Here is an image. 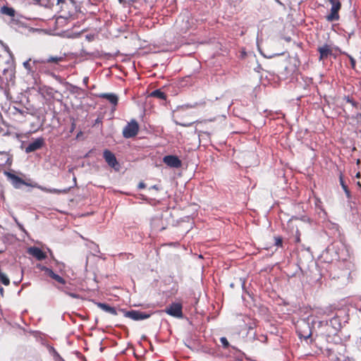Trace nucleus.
Segmentation results:
<instances>
[{
  "label": "nucleus",
  "mask_w": 361,
  "mask_h": 361,
  "mask_svg": "<svg viewBox=\"0 0 361 361\" xmlns=\"http://www.w3.org/2000/svg\"><path fill=\"white\" fill-rule=\"evenodd\" d=\"M65 58L62 56H51L46 59H34V63L36 66V75L39 73H49V67L54 65H58L59 63L63 61Z\"/></svg>",
  "instance_id": "f257e3e1"
},
{
  "label": "nucleus",
  "mask_w": 361,
  "mask_h": 361,
  "mask_svg": "<svg viewBox=\"0 0 361 361\" xmlns=\"http://www.w3.org/2000/svg\"><path fill=\"white\" fill-rule=\"evenodd\" d=\"M139 124L138 123L133 119L125 126L123 130V136L125 138H131L135 137L139 132Z\"/></svg>",
  "instance_id": "f03ea898"
},
{
  "label": "nucleus",
  "mask_w": 361,
  "mask_h": 361,
  "mask_svg": "<svg viewBox=\"0 0 361 361\" xmlns=\"http://www.w3.org/2000/svg\"><path fill=\"white\" fill-rule=\"evenodd\" d=\"M331 5V11L329 15L326 16V18L328 21H336L339 20L338 12L341 8V3L339 0H329Z\"/></svg>",
  "instance_id": "7ed1b4c3"
},
{
  "label": "nucleus",
  "mask_w": 361,
  "mask_h": 361,
  "mask_svg": "<svg viewBox=\"0 0 361 361\" xmlns=\"http://www.w3.org/2000/svg\"><path fill=\"white\" fill-rule=\"evenodd\" d=\"M164 311L167 314L176 318H182L183 317V305L180 302H173Z\"/></svg>",
  "instance_id": "20e7f679"
},
{
  "label": "nucleus",
  "mask_w": 361,
  "mask_h": 361,
  "mask_svg": "<svg viewBox=\"0 0 361 361\" xmlns=\"http://www.w3.org/2000/svg\"><path fill=\"white\" fill-rule=\"evenodd\" d=\"M45 145L44 138L42 137L35 139L30 142L25 147V152L30 153L41 149Z\"/></svg>",
  "instance_id": "39448f33"
},
{
  "label": "nucleus",
  "mask_w": 361,
  "mask_h": 361,
  "mask_svg": "<svg viewBox=\"0 0 361 361\" xmlns=\"http://www.w3.org/2000/svg\"><path fill=\"white\" fill-rule=\"evenodd\" d=\"M124 315L126 317L135 321L146 319L150 317V314L138 310L127 311L125 312Z\"/></svg>",
  "instance_id": "423d86ee"
},
{
  "label": "nucleus",
  "mask_w": 361,
  "mask_h": 361,
  "mask_svg": "<svg viewBox=\"0 0 361 361\" xmlns=\"http://www.w3.org/2000/svg\"><path fill=\"white\" fill-rule=\"evenodd\" d=\"M164 162L169 166L173 168H180L182 166V162L179 158L174 155H167L163 159Z\"/></svg>",
  "instance_id": "0eeeda50"
},
{
  "label": "nucleus",
  "mask_w": 361,
  "mask_h": 361,
  "mask_svg": "<svg viewBox=\"0 0 361 361\" xmlns=\"http://www.w3.org/2000/svg\"><path fill=\"white\" fill-rule=\"evenodd\" d=\"M103 157L108 165L112 168L118 166L115 154L109 149H105L103 152Z\"/></svg>",
  "instance_id": "6e6552de"
},
{
  "label": "nucleus",
  "mask_w": 361,
  "mask_h": 361,
  "mask_svg": "<svg viewBox=\"0 0 361 361\" xmlns=\"http://www.w3.org/2000/svg\"><path fill=\"white\" fill-rule=\"evenodd\" d=\"M41 270L44 271L49 277L57 281L58 283L61 284H65L66 281L63 278L60 276L59 275L55 274L52 269L47 267H42L41 268Z\"/></svg>",
  "instance_id": "1a4fd4ad"
},
{
  "label": "nucleus",
  "mask_w": 361,
  "mask_h": 361,
  "mask_svg": "<svg viewBox=\"0 0 361 361\" xmlns=\"http://www.w3.org/2000/svg\"><path fill=\"white\" fill-rule=\"evenodd\" d=\"M5 175L11 180V183L15 188H19L22 185H25V182L18 176L10 172H5Z\"/></svg>",
  "instance_id": "9d476101"
},
{
  "label": "nucleus",
  "mask_w": 361,
  "mask_h": 361,
  "mask_svg": "<svg viewBox=\"0 0 361 361\" xmlns=\"http://www.w3.org/2000/svg\"><path fill=\"white\" fill-rule=\"evenodd\" d=\"M24 68L27 71V74L32 76L36 75V66L34 59H29L23 63Z\"/></svg>",
  "instance_id": "9b49d317"
},
{
  "label": "nucleus",
  "mask_w": 361,
  "mask_h": 361,
  "mask_svg": "<svg viewBox=\"0 0 361 361\" xmlns=\"http://www.w3.org/2000/svg\"><path fill=\"white\" fill-rule=\"evenodd\" d=\"M28 253L38 260H43L47 257L46 254L40 248L37 247H30Z\"/></svg>",
  "instance_id": "f8f14e48"
},
{
  "label": "nucleus",
  "mask_w": 361,
  "mask_h": 361,
  "mask_svg": "<svg viewBox=\"0 0 361 361\" xmlns=\"http://www.w3.org/2000/svg\"><path fill=\"white\" fill-rule=\"evenodd\" d=\"M318 51L320 54L319 59L322 60L326 59L329 56L331 55L332 50L329 45L324 44L322 47H319L318 48Z\"/></svg>",
  "instance_id": "ddd939ff"
},
{
  "label": "nucleus",
  "mask_w": 361,
  "mask_h": 361,
  "mask_svg": "<svg viewBox=\"0 0 361 361\" xmlns=\"http://www.w3.org/2000/svg\"><path fill=\"white\" fill-rule=\"evenodd\" d=\"M99 97L107 99L114 106H116L118 104V98L117 95L114 93H102L99 94Z\"/></svg>",
  "instance_id": "4468645a"
},
{
  "label": "nucleus",
  "mask_w": 361,
  "mask_h": 361,
  "mask_svg": "<svg viewBox=\"0 0 361 361\" xmlns=\"http://www.w3.org/2000/svg\"><path fill=\"white\" fill-rule=\"evenodd\" d=\"M97 305L98 307H99L102 310H104V311H105V312H108V313H109L111 314H113V315H116L117 314V312H116V308L109 305L108 304L98 302L97 304Z\"/></svg>",
  "instance_id": "2eb2a0df"
},
{
  "label": "nucleus",
  "mask_w": 361,
  "mask_h": 361,
  "mask_svg": "<svg viewBox=\"0 0 361 361\" xmlns=\"http://www.w3.org/2000/svg\"><path fill=\"white\" fill-rule=\"evenodd\" d=\"M1 13L10 17H14L16 11L11 7L4 6L1 8Z\"/></svg>",
  "instance_id": "dca6fc26"
},
{
  "label": "nucleus",
  "mask_w": 361,
  "mask_h": 361,
  "mask_svg": "<svg viewBox=\"0 0 361 361\" xmlns=\"http://www.w3.org/2000/svg\"><path fill=\"white\" fill-rule=\"evenodd\" d=\"M304 326L307 329V331L302 332L300 330H298V336L300 338H304L305 339H307L311 336L312 331H311V329H310L308 324L304 323Z\"/></svg>",
  "instance_id": "f3484780"
},
{
  "label": "nucleus",
  "mask_w": 361,
  "mask_h": 361,
  "mask_svg": "<svg viewBox=\"0 0 361 361\" xmlns=\"http://www.w3.org/2000/svg\"><path fill=\"white\" fill-rule=\"evenodd\" d=\"M71 190V188H65V189H62V190H59V189H55V188H53V189H47V188H45L44 189V191L47 192H49V193H54V194H66L68 193Z\"/></svg>",
  "instance_id": "a211bd4d"
},
{
  "label": "nucleus",
  "mask_w": 361,
  "mask_h": 361,
  "mask_svg": "<svg viewBox=\"0 0 361 361\" xmlns=\"http://www.w3.org/2000/svg\"><path fill=\"white\" fill-rule=\"evenodd\" d=\"M151 96L161 99H166V96L165 93L160 90H156L151 93Z\"/></svg>",
  "instance_id": "6ab92c4d"
},
{
  "label": "nucleus",
  "mask_w": 361,
  "mask_h": 361,
  "mask_svg": "<svg viewBox=\"0 0 361 361\" xmlns=\"http://www.w3.org/2000/svg\"><path fill=\"white\" fill-rule=\"evenodd\" d=\"M333 313L332 308L331 307H326L325 310L319 309L317 311V314L318 316H322L324 314H326L327 316L331 315Z\"/></svg>",
  "instance_id": "aec40b11"
},
{
  "label": "nucleus",
  "mask_w": 361,
  "mask_h": 361,
  "mask_svg": "<svg viewBox=\"0 0 361 361\" xmlns=\"http://www.w3.org/2000/svg\"><path fill=\"white\" fill-rule=\"evenodd\" d=\"M0 281L6 286L10 284V280L6 274L0 271Z\"/></svg>",
  "instance_id": "412c9836"
},
{
  "label": "nucleus",
  "mask_w": 361,
  "mask_h": 361,
  "mask_svg": "<svg viewBox=\"0 0 361 361\" xmlns=\"http://www.w3.org/2000/svg\"><path fill=\"white\" fill-rule=\"evenodd\" d=\"M42 4L47 7H53L55 4V0H42Z\"/></svg>",
  "instance_id": "4be33fe9"
},
{
  "label": "nucleus",
  "mask_w": 361,
  "mask_h": 361,
  "mask_svg": "<svg viewBox=\"0 0 361 361\" xmlns=\"http://www.w3.org/2000/svg\"><path fill=\"white\" fill-rule=\"evenodd\" d=\"M55 4L56 5L61 4V8L62 11H64L68 6V2L63 0H55Z\"/></svg>",
  "instance_id": "5701e85b"
},
{
  "label": "nucleus",
  "mask_w": 361,
  "mask_h": 361,
  "mask_svg": "<svg viewBox=\"0 0 361 361\" xmlns=\"http://www.w3.org/2000/svg\"><path fill=\"white\" fill-rule=\"evenodd\" d=\"M340 183H341V185L343 190L345 192V193L348 195H350V191H349V190L348 188V186L345 184L342 176H340Z\"/></svg>",
  "instance_id": "b1692460"
},
{
  "label": "nucleus",
  "mask_w": 361,
  "mask_h": 361,
  "mask_svg": "<svg viewBox=\"0 0 361 361\" xmlns=\"http://www.w3.org/2000/svg\"><path fill=\"white\" fill-rule=\"evenodd\" d=\"M0 154L3 155L4 157V158L6 159V160L4 161L5 164H11V157H9V154H7L5 152H0Z\"/></svg>",
  "instance_id": "393cba45"
},
{
  "label": "nucleus",
  "mask_w": 361,
  "mask_h": 361,
  "mask_svg": "<svg viewBox=\"0 0 361 361\" xmlns=\"http://www.w3.org/2000/svg\"><path fill=\"white\" fill-rule=\"evenodd\" d=\"M220 342L222 344L224 348H228L229 346V343L226 337H221L220 338Z\"/></svg>",
  "instance_id": "a878e982"
},
{
  "label": "nucleus",
  "mask_w": 361,
  "mask_h": 361,
  "mask_svg": "<svg viewBox=\"0 0 361 361\" xmlns=\"http://www.w3.org/2000/svg\"><path fill=\"white\" fill-rule=\"evenodd\" d=\"M275 245L281 247L283 243V239L281 236L274 237Z\"/></svg>",
  "instance_id": "bb28decb"
},
{
  "label": "nucleus",
  "mask_w": 361,
  "mask_h": 361,
  "mask_svg": "<svg viewBox=\"0 0 361 361\" xmlns=\"http://www.w3.org/2000/svg\"><path fill=\"white\" fill-rule=\"evenodd\" d=\"M346 101L348 103H350L353 106H354L355 108L357 107L358 103L356 102L355 101H354L352 98H350L349 97H348L346 98Z\"/></svg>",
  "instance_id": "cd10ccee"
},
{
  "label": "nucleus",
  "mask_w": 361,
  "mask_h": 361,
  "mask_svg": "<svg viewBox=\"0 0 361 361\" xmlns=\"http://www.w3.org/2000/svg\"><path fill=\"white\" fill-rule=\"evenodd\" d=\"M349 59H350V61L351 67H352V68L354 69L355 68V60L351 56H349Z\"/></svg>",
  "instance_id": "c85d7f7f"
},
{
  "label": "nucleus",
  "mask_w": 361,
  "mask_h": 361,
  "mask_svg": "<svg viewBox=\"0 0 361 361\" xmlns=\"http://www.w3.org/2000/svg\"><path fill=\"white\" fill-rule=\"evenodd\" d=\"M71 297L73 298H78V295L75 294V293H68Z\"/></svg>",
  "instance_id": "c756f323"
},
{
  "label": "nucleus",
  "mask_w": 361,
  "mask_h": 361,
  "mask_svg": "<svg viewBox=\"0 0 361 361\" xmlns=\"http://www.w3.org/2000/svg\"><path fill=\"white\" fill-rule=\"evenodd\" d=\"M145 184H144L143 183H140L139 184V188H145Z\"/></svg>",
  "instance_id": "7c9ffc66"
},
{
  "label": "nucleus",
  "mask_w": 361,
  "mask_h": 361,
  "mask_svg": "<svg viewBox=\"0 0 361 361\" xmlns=\"http://www.w3.org/2000/svg\"><path fill=\"white\" fill-rule=\"evenodd\" d=\"M177 123L180 125H182V126H188V124H185V123H179L177 121Z\"/></svg>",
  "instance_id": "2f4dec72"
},
{
  "label": "nucleus",
  "mask_w": 361,
  "mask_h": 361,
  "mask_svg": "<svg viewBox=\"0 0 361 361\" xmlns=\"http://www.w3.org/2000/svg\"><path fill=\"white\" fill-rule=\"evenodd\" d=\"M87 81H88V79L87 78H85L84 82H87Z\"/></svg>",
  "instance_id": "473e14b6"
},
{
  "label": "nucleus",
  "mask_w": 361,
  "mask_h": 361,
  "mask_svg": "<svg viewBox=\"0 0 361 361\" xmlns=\"http://www.w3.org/2000/svg\"><path fill=\"white\" fill-rule=\"evenodd\" d=\"M73 180H74L75 184H76V178L75 177H74Z\"/></svg>",
  "instance_id": "72a5a7b5"
},
{
  "label": "nucleus",
  "mask_w": 361,
  "mask_h": 361,
  "mask_svg": "<svg viewBox=\"0 0 361 361\" xmlns=\"http://www.w3.org/2000/svg\"><path fill=\"white\" fill-rule=\"evenodd\" d=\"M60 361H65L61 357H60Z\"/></svg>",
  "instance_id": "f704fd0d"
},
{
  "label": "nucleus",
  "mask_w": 361,
  "mask_h": 361,
  "mask_svg": "<svg viewBox=\"0 0 361 361\" xmlns=\"http://www.w3.org/2000/svg\"><path fill=\"white\" fill-rule=\"evenodd\" d=\"M275 1H277V2H278V3H279V4H281V3L279 1V0H275Z\"/></svg>",
  "instance_id": "c9c22d12"
},
{
  "label": "nucleus",
  "mask_w": 361,
  "mask_h": 361,
  "mask_svg": "<svg viewBox=\"0 0 361 361\" xmlns=\"http://www.w3.org/2000/svg\"><path fill=\"white\" fill-rule=\"evenodd\" d=\"M297 241L299 242L300 241V238H297Z\"/></svg>",
  "instance_id": "e433bc0d"
},
{
  "label": "nucleus",
  "mask_w": 361,
  "mask_h": 361,
  "mask_svg": "<svg viewBox=\"0 0 361 361\" xmlns=\"http://www.w3.org/2000/svg\"><path fill=\"white\" fill-rule=\"evenodd\" d=\"M357 184H359V186L361 187V184H360V182H357Z\"/></svg>",
  "instance_id": "4c0bfd02"
},
{
  "label": "nucleus",
  "mask_w": 361,
  "mask_h": 361,
  "mask_svg": "<svg viewBox=\"0 0 361 361\" xmlns=\"http://www.w3.org/2000/svg\"><path fill=\"white\" fill-rule=\"evenodd\" d=\"M357 184H359V186L361 187V184H360V182H357Z\"/></svg>",
  "instance_id": "58836bf2"
},
{
  "label": "nucleus",
  "mask_w": 361,
  "mask_h": 361,
  "mask_svg": "<svg viewBox=\"0 0 361 361\" xmlns=\"http://www.w3.org/2000/svg\"><path fill=\"white\" fill-rule=\"evenodd\" d=\"M357 184H359V186L361 187V184H360V182H357Z\"/></svg>",
  "instance_id": "ea45409f"
},
{
  "label": "nucleus",
  "mask_w": 361,
  "mask_h": 361,
  "mask_svg": "<svg viewBox=\"0 0 361 361\" xmlns=\"http://www.w3.org/2000/svg\"><path fill=\"white\" fill-rule=\"evenodd\" d=\"M57 356H59V358H60V357H61V356L59 355V354H57ZM59 361H60V360H59Z\"/></svg>",
  "instance_id": "a19ab883"
}]
</instances>
